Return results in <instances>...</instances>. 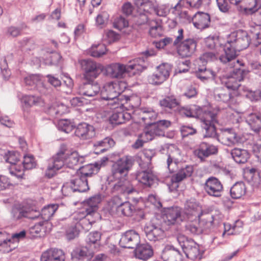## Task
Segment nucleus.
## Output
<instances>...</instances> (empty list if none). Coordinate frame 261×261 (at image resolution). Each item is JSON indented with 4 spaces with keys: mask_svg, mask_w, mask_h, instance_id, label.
Masks as SVG:
<instances>
[{
    "mask_svg": "<svg viewBox=\"0 0 261 261\" xmlns=\"http://www.w3.org/2000/svg\"><path fill=\"white\" fill-rule=\"evenodd\" d=\"M24 169L23 165L17 164L16 163L10 166L9 172L11 175L15 176L18 178H22L24 175Z\"/></svg>",
    "mask_w": 261,
    "mask_h": 261,
    "instance_id": "nucleus-56",
    "label": "nucleus"
},
{
    "mask_svg": "<svg viewBox=\"0 0 261 261\" xmlns=\"http://www.w3.org/2000/svg\"><path fill=\"white\" fill-rule=\"evenodd\" d=\"M221 143L227 146H232L241 142V137L232 129H226L220 136Z\"/></svg>",
    "mask_w": 261,
    "mask_h": 261,
    "instance_id": "nucleus-17",
    "label": "nucleus"
},
{
    "mask_svg": "<svg viewBox=\"0 0 261 261\" xmlns=\"http://www.w3.org/2000/svg\"><path fill=\"white\" fill-rule=\"evenodd\" d=\"M14 242L11 239H8L6 237L3 240H0V251L4 253H8L14 249Z\"/></svg>",
    "mask_w": 261,
    "mask_h": 261,
    "instance_id": "nucleus-51",
    "label": "nucleus"
},
{
    "mask_svg": "<svg viewBox=\"0 0 261 261\" xmlns=\"http://www.w3.org/2000/svg\"><path fill=\"white\" fill-rule=\"evenodd\" d=\"M144 230L147 239L150 241L155 242L164 236V231L161 226L152 223L147 224Z\"/></svg>",
    "mask_w": 261,
    "mask_h": 261,
    "instance_id": "nucleus-15",
    "label": "nucleus"
},
{
    "mask_svg": "<svg viewBox=\"0 0 261 261\" xmlns=\"http://www.w3.org/2000/svg\"><path fill=\"white\" fill-rule=\"evenodd\" d=\"M114 145V141L109 137H107L103 140L97 141L94 145L95 147V153L98 154L99 152H103Z\"/></svg>",
    "mask_w": 261,
    "mask_h": 261,
    "instance_id": "nucleus-40",
    "label": "nucleus"
},
{
    "mask_svg": "<svg viewBox=\"0 0 261 261\" xmlns=\"http://www.w3.org/2000/svg\"><path fill=\"white\" fill-rule=\"evenodd\" d=\"M99 91L100 87L99 85L96 82H94L93 80L92 81H87V82L83 83L80 88L79 92L80 94L84 96L93 97Z\"/></svg>",
    "mask_w": 261,
    "mask_h": 261,
    "instance_id": "nucleus-23",
    "label": "nucleus"
},
{
    "mask_svg": "<svg viewBox=\"0 0 261 261\" xmlns=\"http://www.w3.org/2000/svg\"><path fill=\"white\" fill-rule=\"evenodd\" d=\"M204 190L210 196L219 197L221 196L223 186L217 178L211 177L206 180Z\"/></svg>",
    "mask_w": 261,
    "mask_h": 261,
    "instance_id": "nucleus-16",
    "label": "nucleus"
},
{
    "mask_svg": "<svg viewBox=\"0 0 261 261\" xmlns=\"http://www.w3.org/2000/svg\"><path fill=\"white\" fill-rule=\"evenodd\" d=\"M176 113L182 116L196 117L200 119L201 127L205 131V137H214L216 135L215 123L217 122L216 114L211 111H204L199 106L194 105L191 108L179 107Z\"/></svg>",
    "mask_w": 261,
    "mask_h": 261,
    "instance_id": "nucleus-2",
    "label": "nucleus"
},
{
    "mask_svg": "<svg viewBox=\"0 0 261 261\" xmlns=\"http://www.w3.org/2000/svg\"><path fill=\"white\" fill-rule=\"evenodd\" d=\"M44 222H39L30 227L29 231L32 237H41L45 234Z\"/></svg>",
    "mask_w": 261,
    "mask_h": 261,
    "instance_id": "nucleus-50",
    "label": "nucleus"
},
{
    "mask_svg": "<svg viewBox=\"0 0 261 261\" xmlns=\"http://www.w3.org/2000/svg\"><path fill=\"white\" fill-rule=\"evenodd\" d=\"M251 38L245 31L239 30L231 33L224 44H221L224 52L219 57L220 61L224 64L236 60L237 51L248 47Z\"/></svg>",
    "mask_w": 261,
    "mask_h": 261,
    "instance_id": "nucleus-1",
    "label": "nucleus"
},
{
    "mask_svg": "<svg viewBox=\"0 0 261 261\" xmlns=\"http://www.w3.org/2000/svg\"><path fill=\"white\" fill-rule=\"evenodd\" d=\"M75 127L73 124L67 119H62L59 121L58 128L59 130L66 133H70Z\"/></svg>",
    "mask_w": 261,
    "mask_h": 261,
    "instance_id": "nucleus-52",
    "label": "nucleus"
},
{
    "mask_svg": "<svg viewBox=\"0 0 261 261\" xmlns=\"http://www.w3.org/2000/svg\"><path fill=\"white\" fill-rule=\"evenodd\" d=\"M65 166L70 168H73L78 165L83 164L85 159L84 156H80L76 151H73L69 153L68 151V155L65 158Z\"/></svg>",
    "mask_w": 261,
    "mask_h": 261,
    "instance_id": "nucleus-30",
    "label": "nucleus"
},
{
    "mask_svg": "<svg viewBox=\"0 0 261 261\" xmlns=\"http://www.w3.org/2000/svg\"><path fill=\"white\" fill-rule=\"evenodd\" d=\"M181 14L182 17H187L189 21L192 20L194 27L198 29L203 30L210 25L211 18L207 13L198 11L192 17L188 15L187 11L182 12Z\"/></svg>",
    "mask_w": 261,
    "mask_h": 261,
    "instance_id": "nucleus-12",
    "label": "nucleus"
},
{
    "mask_svg": "<svg viewBox=\"0 0 261 261\" xmlns=\"http://www.w3.org/2000/svg\"><path fill=\"white\" fill-rule=\"evenodd\" d=\"M41 261H65V254L63 250L57 248H50L44 251L41 257Z\"/></svg>",
    "mask_w": 261,
    "mask_h": 261,
    "instance_id": "nucleus-22",
    "label": "nucleus"
},
{
    "mask_svg": "<svg viewBox=\"0 0 261 261\" xmlns=\"http://www.w3.org/2000/svg\"><path fill=\"white\" fill-rule=\"evenodd\" d=\"M245 4L244 12L247 14H252L257 12L261 6L260 0H240V3Z\"/></svg>",
    "mask_w": 261,
    "mask_h": 261,
    "instance_id": "nucleus-34",
    "label": "nucleus"
},
{
    "mask_svg": "<svg viewBox=\"0 0 261 261\" xmlns=\"http://www.w3.org/2000/svg\"><path fill=\"white\" fill-rule=\"evenodd\" d=\"M163 261H182V255L178 250L171 246H166L161 255Z\"/></svg>",
    "mask_w": 261,
    "mask_h": 261,
    "instance_id": "nucleus-27",
    "label": "nucleus"
},
{
    "mask_svg": "<svg viewBox=\"0 0 261 261\" xmlns=\"http://www.w3.org/2000/svg\"><path fill=\"white\" fill-rule=\"evenodd\" d=\"M172 66L168 63H163L157 66L156 71L160 76L163 77L164 81H166L170 75Z\"/></svg>",
    "mask_w": 261,
    "mask_h": 261,
    "instance_id": "nucleus-48",
    "label": "nucleus"
},
{
    "mask_svg": "<svg viewBox=\"0 0 261 261\" xmlns=\"http://www.w3.org/2000/svg\"><path fill=\"white\" fill-rule=\"evenodd\" d=\"M218 152V148L212 144L206 142H201L195 150V154L200 159L204 161L210 156L216 154Z\"/></svg>",
    "mask_w": 261,
    "mask_h": 261,
    "instance_id": "nucleus-14",
    "label": "nucleus"
},
{
    "mask_svg": "<svg viewBox=\"0 0 261 261\" xmlns=\"http://www.w3.org/2000/svg\"><path fill=\"white\" fill-rule=\"evenodd\" d=\"M237 80L229 75L225 82V85L227 89L236 90L240 87L241 84Z\"/></svg>",
    "mask_w": 261,
    "mask_h": 261,
    "instance_id": "nucleus-62",
    "label": "nucleus"
},
{
    "mask_svg": "<svg viewBox=\"0 0 261 261\" xmlns=\"http://www.w3.org/2000/svg\"><path fill=\"white\" fill-rule=\"evenodd\" d=\"M82 70L84 71V79L86 81H92L103 71V66L91 59H85L80 62Z\"/></svg>",
    "mask_w": 261,
    "mask_h": 261,
    "instance_id": "nucleus-10",
    "label": "nucleus"
},
{
    "mask_svg": "<svg viewBox=\"0 0 261 261\" xmlns=\"http://www.w3.org/2000/svg\"><path fill=\"white\" fill-rule=\"evenodd\" d=\"M198 220L197 219L196 220H195V221H197V220ZM193 220V221H194ZM202 225V224H201ZM203 227H204V226L202 225ZM186 230L188 231L189 232L193 234H199L202 232L203 229L206 230L204 228L203 229L198 227V224L195 222V223L194 222H188L186 225Z\"/></svg>",
    "mask_w": 261,
    "mask_h": 261,
    "instance_id": "nucleus-60",
    "label": "nucleus"
},
{
    "mask_svg": "<svg viewBox=\"0 0 261 261\" xmlns=\"http://www.w3.org/2000/svg\"><path fill=\"white\" fill-rule=\"evenodd\" d=\"M246 121L255 131L258 130L261 124V115L251 113L247 116Z\"/></svg>",
    "mask_w": 261,
    "mask_h": 261,
    "instance_id": "nucleus-43",
    "label": "nucleus"
},
{
    "mask_svg": "<svg viewBox=\"0 0 261 261\" xmlns=\"http://www.w3.org/2000/svg\"><path fill=\"white\" fill-rule=\"evenodd\" d=\"M219 10L222 12H227L230 9L231 5H237L240 0H216Z\"/></svg>",
    "mask_w": 261,
    "mask_h": 261,
    "instance_id": "nucleus-44",
    "label": "nucleus"
},
{
    "mask_svg": "<svg viewBox=\"0 0 261 261\" xmlns=\"http://www.w3.org/2000/svg\"><path fill=\"white\" fill-rule=\"evenodd\" d=\"M231 154L234 161L238 164H245L250 157L248 150L238 148L231 150Z\"/></svg>",
    "mask_w": 261,
    "mask_h": 261,
    "instance_id": "nucleus-31",
    "label": "nucleus"
},
{
    "mask_svg": "<svg viewBox=\"0 0 261 261\" xmlns=\"http://www.w3.org/2000/svg\"><path fill=\"white\" fill-rule=\"evenodd\" d=\"M195 76L202 82H205L209 79H214L215 77V72L211 69H198L195 73Z\"/></svg>",
    "mask_w": 261,
    "mask_h": 261,
    "instance_id": "nucleus-45",
    "label": "nucleus"
},
{
    "mask_svg": "<svg viewBox=\"0 0 261 261\" xmlns=\"http://www.w3.org/2000/svg\"><path fill=\"white\" fill-rule=\"evenodd\" d=\"M144 63L142 59L137 58L130 61L127 65L115 64V79L124 78L131 70H135L134 74L142 71L145 69Z\"/></svg>",
    "mask_w": 261,
    "mask_h": 261,
    "instance_id": "nucleus-8",
    "label": "nucleus"
},
{
    "mask_svg": "<svg viewBox=\"0 0 261 261\" xmlns=\"http://www.w3.org/2000/svg\"><path fill=\"white\" fill-rule=\"evenodd\" d=\"M22 100L27 106H42L44 103L43 100L39 96L33 95H25L23 96Z\"/></svg>",
    "mask_w": 261,
    "mask_h": 261,
    "instance_id": "nucleus-46",
    "label": "nucleus"
},
{
    "mask_svg": "<svg viewBox=\"0 0 261 261\" xmlns=\"http://www.w3.org/2000/svg\"><path fill=\"white\" fill-rule=\"evenodd\" d=\"M153 253L152 247L148 244H141L138 246L135 250L136 257L144 260H146L151 257Z\"/></svg>",
    "mask_w": 261,
    "mask_h": 261,
    "instance_id": "nucleus-29",
    "label": "nucleus"
},
{
    "mask_svg": "<svg viewBox=\"0 0 261 261\" xmlns=\"http://www.w3.org/2000/svg\"><path fill=\"white\" fill-rule=\"evenodd\" d=\"M22 163L23 168L26 170L32 169L36 166V163L34 156L31 154H26L23 156V161Z\"/></svg>",
    "mask_w": 261,
    "mask_h": 261,
    "instance_id": "nucleus-61",
    "label": "nucleus"
},
{
    "mask_svg": "<svg viewBox=\"0 0 261 261\" xmlns=\"http://www.w3.org/2000/svg\"><path fill=\"white\" fill-rule=\"evenodd\" d=\"M143 116L142 117V120L147 124V122H155V120L157 118V113L151 110L146 109L142 110Z\"/></svg>",
    "mask_w": 261,
    "mask_h": 261,
    "instance_id": "nucleus-55",
    "label": "nucleus"
},
{
    "mask_svg": "<svg viewBox=\"0 0 261 261\" xmlns=\"http://www.w3.org/2000/svg\"><path fill=\"white\" fill-rule=\"evenodd\" d=\"M226 63H229L231 68H234L230 73V75L233 78L237 80L240 82L243 81L248 72V71L245 69L240 67L243 65V64H241L239 60L236 61L234 60L230 62H227Z\"/></svg>",
    "mask_w": 261,
    "mask_h": 261,
    "instance_id": "nucleus-24",
    "label": "nucleus"
},
{
    "mask_svg": "<svg viewBox=\"0 0 261 261\" xmlns=\"http://www.w3.org/2000/svg\"><path fill=\"white\" fill-rule=\"evenodd\" d=\"M67 112L68 108L67 106L63 103L56 105L54 106L50 107L49 109V113L53 116H61Z\"/></svg>",
    "mask_w": 261,
    "mask_h": 261,
    "instance_id": "nucleus-53",
    "label": "nucleus"
},
{
    "mask_svg": "<svg viewBox=\"0 0 261 261\" xmlns=\"http://www.w3.org/2000/svg\"><path fill=\"white\" fill-rule=\"evenodd\" d=\"M80 230L75 225L74 226L69 227L66 231V237L67 240H71L77 237L79 234Z\"/></svg>",
    "mask_w": 261,
    "mask_h": 261,
    "instance_id": "nucleus-64",
    "label": "nucleus"
},
{
    "mask_svg": "<svg viewBox=\"0 0 261 261\" xmlns=\"http://www.w3.org/2000/svg\"><path fill=\"white\" fill-rule=\"evenodd\" d=\"M58 207V205L56 204H49L44 206L42 208L41 213H40V216L43 220V222H45L49 220Z\"/></svg>",
    "mask_w": 261,
    "mask_h": 261,
    "instance_id": "nucleus-38",
    "label": "nucleus"
},
{
    "mask_svg": "<svg viewBox=\"0 0 261 261\" xmlns=\"http://www.w3.org/2000/svg\"><path fill=\"white\" fill-rule=\"evenodd\" d=\"M68 155V150L65 144L61 145L58 151L50 159L49 163L45 171V176L51 178L57 171L65 165V158Z\"/></svg>",
    "mask_w": 261,
    "mask_h": 261,
    "instance_id": "nucleus-6",
    "label": "nucleus"
},
{
    "mask_svg": "<svg viewBox=\"0 0 261 261\" xmlns=\"http://www.w3.org/2000/svg\"><path fill=\"white\" fill-rule=\"evenodd\" d=\"M11 214L14 220H19L22 218L31 217V216L26 213L25 208L21 207H13Z\"/></svg>",
    "mask_w": 261,
    "mask_h": 261,
    "instance_id": "nucleus-58",
    "label": "nucleus"
},
{
    "mask_svg": "<svg viewBox=\"0 0 261 261\" xmlns=\"http://www.w3.org/2000/svg\"><path fill=\"white\" fill-rule=\"evenodd\" d=\"M172 66L168 63H163L157 66L156 71L160 76L163 77L164 81H166L170 75Z\"/></svg>",
    "mask_w": 261,
    "mask_h": 261,
    "instance_id": "nucleus-49",
    "label": "nucleus"
},
{
    "mask_svg": "<svg viewBox=\"0 0 261 261\" xmlns=\"http://www.w3.org/2000/svg\"><path fill=\"white\" fill-rule=\"evenodd\" d=\"M69 186L73 192H84L89 190L88 179L79 173L75 175L70 180Z\"/></svg>",
    "mask_w": 261,
    "mask_h": 261,
    "instance_id": "nucleus-18",
    "label": "nucleus"
},
{
    "mask_svg": "<svg viewBox=\"0 0 261 261\" xmlns=\"http://www.w3.org/2000/svg\"><path fill=\"white\" fill-rule=\"evenodd\" d=\"M100 218H96L94 215H92L90 213L89 214L88 212H87V218L82 219L81 221H80L77 224L75 225L78 228L79 226H81L84 230L87 231L91 229L92 224Z\"/></svg>",
    "mask_w": 261,
    "mask_h": 261,
    "instance_id": "nucleus-36",
    "label": "nucleus"
},
{
    "mask_svg": "<svg viewBox=\"0 0 261 261\" xmlns=\"http://www.w3.org/2000/svg\"><path fill=\"white\" fill-rule=\"evenodd\" d=\"M176 239L187 258L192 260L201 259L202 253L199 246L194 241L188 240L182 235H178Z\"/></svg>",
    "mask_w": 261,
    "mask_h": 261,
    "instance_id": "nucleus-7",
    "label": "nucleus"
},
{
    "mask_svg": "<svg viewBox=\"0 0 261 261\" xmlns=\"http://www.w3.org/2000/svg\"><path fill=\"white\" fill-rule=\"evenodd\" d=\"M185 212H184L186 220L190 221L198 219L200 224L204 226L205 229H211L213 225L214 217L210 214H202V210L199 204L194 199L186 201L185 205Z\"/></svg>",
    "mask_w": 261,
    "mask_h": 261,
    "instance_id": "nucleus-4",
    "label": "nucleus"
},
{
    "mask_svg": "<svg viewBox=\"0 0 261 261\" xmlns=\"http://www.w3.org/2000/svg\"><path fill=\"white\" fill-rule=\"evenodd\" d=\"M139 164L142 170L137 172L136 179L146 187H151L155 182L157 178L153 174L151 167H149V163L145 164L142 162Z\"/></svg>",
    "mask_w": 261,
    "mask_h": 261,
    "instance_id": "nucleus-11",
    "label": "nucleus"
},
{
    "mask_svg": "<svg viewBox=\"0 0 261 261\" xmlns=\"http://www.w3.org/2000/svg\"><path fill=\"white\" fill-rule=\"evenodd\" d=\"M26 85L31 87V89H36L41 93L45 94L46 89L39 74H31L24 79Z\"/></svg>",
    "mask_w": 261,
    "mask_h": 261,
    "instance_id": "nucleus-19",
    "label": "nucleus"
},
{
    "mask_svg": "<svg viewBox=\"0 0 261 261\" xmlns=\"http://www.w3.org/2000/svg\"><path fill=\"white\" fill-rule=\"evenodd\" d=\"M183 33V29L178 30L173 45L176 47L177 53L181 58L191 57L196 51L197 41L192 38L184 39Z\"/></svg>",
    "mask_w": 261,
    "mask_h": 261,
    "instance_id": "nucleus-5",
    "label": "nucleus"
},
{
    "mask_svg": "<svg viewBox=\"0 0 261 261\" xmlns=\"http://www.w3.org/2000/svg\"><path fill=\"white\" fill-rule=\"evenodd\" d=\"M140 243V236L134 230H129L123 233L120 238L119 244L123 248L133 249Z\"/></svg>",
    "mask_w": 261,
    "mask_h": 261,
    "instance_id": "nucleus-13",
    "label": "nucleus"
},
{
    "mask_svg": "<svg viewBox=\"0 0 261 261\" xmlns=\"http://www.w3.org/2000/svg\"><path fill=\"white\" fill-rule=\"evenodd\" d=\"M75 134L83 139H89L95 136V130L92 125L82 123L76 128Z\"/></svg>",
    "mask_w": 261,
    "mask_h": 261,
    "instance_id": "nucleus-26",
    "label": "nucleus"
},
{
    "mask_svg": "<svg viewBox=\"0 0 261 261\" xmlns=\"http://www.w3.org/2000/svg\"><path fill=\"white\" fill-rule=\"evenodd\" d=\"M163 78V77L160 76L155 71L153 74L148 76V82L153 85H160L165 82Z\"/></svg>",
    "mask_w": 261,
    "mask_h": 261,
    "instance_id": "nucleus-63",
    "label": "nucleus"
},
{
    "mask_svg": "<svg viewBox=\"0 0 261 261\" xmlns=\"http://www.w3.org/2000/svg\"><path fill=\"white\" fill-rule=\"evenodd\" d=\"M147 125L150 127L147 131L144 132L139 136L140 138H146V141L152 140L155 136H161L164 135V130L155 122H147Z\"/></svg>",
    "mask_w": 261,
    "mask_h": 261,
    "instance_id": "nucleus-25",
    "label": "nucleus"
},
{
    "mask_svg": "<svg viewBox=\"0 0 261 261\" xmlns=\"http://www.w3.org/2000/svg\"><path fill=\"white\" fill-rule=\"evenodd\" d=\"M123 106L115 101V125L122 124L131 118L130 114L124 110Z\"/></svg>",
    "mask_w": 261,
    "mask_h": 261,
    "instance_id": "nucleus-28",
    "label": "nucleus"
},
{
    "mask_svg": "<svg viewBox=\"0 0 261 261\" xmlns=\"http://www.w3.org/2000/svg\"><path fill=\"white\" fill-rule=\"evenodd\" d=\"M20 154L15 151H8L5 153L4 159L5 161L10 163L11 165L16 164L19 161Z\"/></svg>",
    "mask_w": 261,
    "mask_h": 261,
    "instance_id": "nucleus-59",
    "label": "nucleus"
},
{
    "mask_svg": "<svg viewBox=\"0 0 261 261\" xmlns=\"http://www.w3.org/2000/svg\"><path fill=\"white\" fill-rule=\"evenodd\" d=\"M115 164V191L123 194L132 193L133 189L125 177L133 166V159L124 156L118 160Z\"/></svg>",
    "mask_w": 261,
    "mask_h": 261,
    "instance_id": "nucleus-3",
    "label": "nucleus"
},
{
    "mask_svg": "<svg viewBox=\"0 0 261 261\" xmlns=\"http://www.w3.org/2000/svg\"><path fill=\"white\" fill-rule=\"evenodd\" d=\"M133 209L128 202H124L118 205L116 210V214L118 216H129L132 215Z\"/></svg>",
    "mask_w": 261,
    "mask_h": 261,
    "instance_id": "nucleus-42",
    "label": "nucleus"
},
{
    "mask_svg": "<svg viewBox=\"0 0 261 261\" xmlns=\"http://www.w3.org/2000/svg\"><path fill=\"white\" fill-rule=\"evenodd\" d=\"M80 172L78 173L81 176H85L87 179L89 177H91L93 174L98 172L100 168L98 163H96L94 165L88 164L86 166L78 167Z\"/></svg>",
    "mask_w": 261,
    "mask_h": 261,
    "instance_id": "nucleus-35",
    "label": "nucleus"
},
{
    "mask_svg": "<svg viewBox=\"0 0 261 261\" xmlns=\"http://www.w3.org/2000/svg\"><path fill=\"white\" fill-rule=\"evenodd\" d=\"M163 218L168 225H178L187 221L184 212L178 206L165 208L163 212Z\"/></svg>",
    "mask_w": 261,
    "mask_h": 261,
    "instance_id": "nucleus-9",
    "label": "nucleus"
},
{
    "mask_svg": "<svg viewBox=\"0 0 261 261\" xmlns=\"http://www.w3.org/2000/svg\"><path fill=\"white\" fill-rule=\"evenodd\" d=\"M179 103L174 95L167 96L160 101V106L166 113L170 114L176 113Z\"/></svg>",
    "mask_w": 261,
    "mask_h": 261,
    "instance_id": "nucleus-20",
    "label": "nucleus"
},
{
    "mask_svg": "<svg viewBox=\"0 0 261 261\" xmlns=\"http://www.w3.org/2000/svg\"><path fill=\"white\" fill-rule=\"evenodd\" d=\"M104 90L101 91V98L106 100L113 101L114 99V85L113 82H111L105 85ZM114 102L112 101L111 104Z\"/></svg>",
    "mask_w": 261,
    "mask_h": 261,
    "instance_id": "nucleus-39",
    "label": "nucleus"
},
{
    "mask_svg": "<svg viewBox=\"0 0 261 261\" xmlns=\"http://www.w3.org/2000/svg\"><path fill=\"white\" fill-rule=\"evenodd\" d=\"M101 200L100 195H96L90 198L87 201L88 207H86L87 212L89 214L94 215L96 218H100V216L97 212L98 205Z\"/></svg>",
    "mask_w": 261,
    "mask_h": 261,
    "instance_id": "nucleus-32",
    "label": "nucleus"
},
{
    "mask_svg": "<svg viewBox=\"0 0 261 261\" xmlns=\"http://www.w3.org/2000/svg\"><path fill=\"white\" fill-rule=\"evenodd\" d=\"M127 84L124 81L118 82V84H115V94L118 93V95H115V101L120 102L121 106L127 102L129 98L128 96L122 94L127 87Z\"/></svg>",
    "mask_w": 261,
    "mask_h": 261,
    "instance_id": "nucleus-33",
    "label": "nucleus"
},
{
    "mask_svg": "<svg viewBox=\"0 0 261 261\" xmlns=\"http://www.w3.org/2000/svg\"><path fill=\"white\" fill-rule=\"evenodd\" d=\"M246 187L243 182H238L233 185L230 190L231 197L233 199H239L246 193Z\"/></svg>",
    "mask_w": 261,
    "mask_h": 261,
    "instance_id": "nucleus-37",
    "label": "nucleus"
},
{
    "mask_svg": "<svg viewBox=\"0 0 261 261\" xmlns=\"http://www.w3.org/2000/svg\"><path fill=\"white\" fill-rule=\"evenodd\" d=\"M193 172V168L192 166H186L185 168L180 169L177 173L172 176L171 181V187L176 189L178 187V182L184 179L191 176Z\"/></svg>",
    "mask_w": 261,
    "mask_h": 261,
    "instance_id": "nucleus-21",
    "label": "nucleus"
},
{
    "mask_svg": "<svg viewBox=\"0 0 261 261\" xmlns=\"http://www.w3.org/2000/svg\"><path fill=\"white\" fill-rule=\"evenodd\" d=\"M150 28L149 29V34L152 37H157L160 36L162 32L161 25L155 20H151L149 22Z\"/></svg>",
    "mask_w": 261,
    "mask_h": 261,
    "instance_id": "nucleus-57",
    "label": "nucleus"
},
{
    "mask_svg": "<svg viewBox=\"0 0 261 261\" xmlns=\"http://www.w3.org/2000/svg\"><path fill=\"white\" fill-rule=\"evenodd\" d=\"M93 255V252L87 247L77 248L71 252L72 257L79 259H90Z\"/></svg>",
    "mask_w": 261,
    "mask_h": 261,
    "instance_id": "nucleus-41",
    "label": "nucleus"
},
{
    "mask_svg": "<svg viewBox=\"0 0 261 261\" xmlns=\"http://www.w3.org/2000/svg\"><path fill=\"white\" fill-rule=\"evenodd\" d=\"M106 51L107 49L104 44H94L91 47L90 54L92 57L99 58L105 55Z\"/></svg>",
    "mask_w": 261,
    "mask_h": 261,
    "instance_id": "nucleus-54",
    "label": "nucleus"
},
{
    "mask_svg": "<svg viewBox=\"0 0 261 261\" xmlns=\"http://www.w3.org/2000/svg\"><path fill=\"white\" fill-rule=\"evenodd\" d=\"M215 98L218 101L227 102L230 100L231 94L228 89H218L215 91Z\"/></svg>",
    "mask_w": 261,
    "mask_h": 261,
    "instance_id": "nucleus-47",
    "label": "nucleus"
}]
</instances>
